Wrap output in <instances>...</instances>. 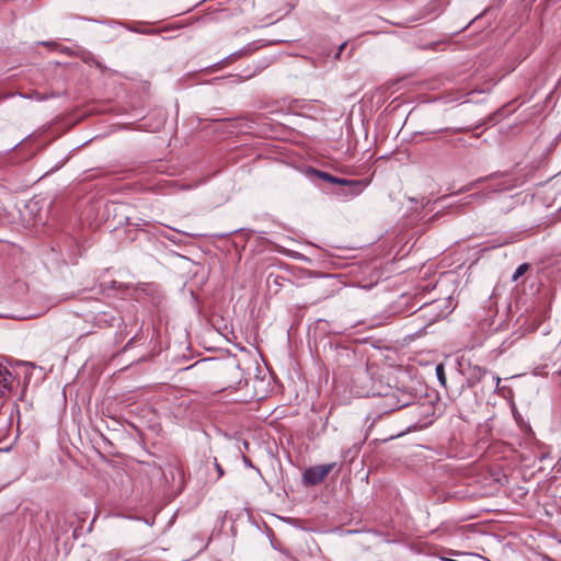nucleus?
<instances>
[{
	"label": "nucleus",
	"mask_w": 561,
	"mask_h": 561,
	"mask_svg": "<svg viewBox=\"0 0 561 561\" xmlns=\"http://www.w3.org/2000/svg\"><path fill=\"white\" fill-rule=\"evenodd\" d=\"M44 371L41 367L28 362H22L12 367L11 377H4V386L16 382L21 386L37 385L43 380Z\"/></svg>",
	"instance_id": "obj_1"
},
{
	"label": "nucleus",
	"mask_w": 561,
	"mask_h": 561,
	"mask_svg": "<svg viewBox=\"0 0 561 561\" xmlns=\"http://www.w3.org/2000/svg\"><path fill=\"white\" fill-rule=\"evenodd\" d=\"M336 463L318 465L307 468L302 472V482L307 486H314L321 483L327 476L335 468Z\"/></svg>",
	"instance_id": "obj_2"
},
{
	"label": "nucleus",
	"mask_w": 561,
	"mask_h": 561,
	"mask_svg": "<svg viewBox=\"0 0 561 561\" xmlns=\"http://www.w3.org/2000/svg\"><path fill=\"white\" fill-rule=\"evenodd\" d=\"M380 402L377 404L378 410L383 413L400 410L399 401L394 388H387L386 392H378Z\"/></svg>",
	"instance_id": "obj_3"
},
{
	"label": "nucleus",
	"mask_w": 561,
	"mask_h": 561,
	"mask_svg": "<svg viewBox=\"0 0 561 561\" xmlns=\"http://www.w3.org/2000/svg\"><path fill=\"white\" fill-rule=\"evenodd\" d=\"M317 174L319 178H321L324 181H328V182H331L334 184L351 186L352 187L351 193L355 194V195L359 194L363 191V188L367 185V183L363 180L351 181V180L340 179V178H335V176H333L327 172H322V171H317Z\"/></svg>",
	"instance_id": "obj_4"
},
{
	"label": "nucleus",
	"mask_w": 561,
	"mask_h": 561,
	"mask_svg": "<svg viewBox=\"0 0 561 561\" xmlns=\"http://www.w3.org/2000/svg\"><path fill=\"white\" fill-rule=\"evenodd\" d=\"M413 390H416L417 397L420 399H423L424 401L422 404H430L434 405L438 401V392L436 391V388H412Z\"/></svg>",
	"instance_id": "obj_5"
},
{
	"label": "nucleus",
	"mask_w": 561,
	"mask_h": 561,
	"mask_svg": "<svg viewBox=\"0 0 561 561\" xmlns=\"http://www.w3.org/2000/svg\"><path fill=\"white\" fill-rule=\"evenodd\" d=\"M398 398L400 399L399 404L400 409L408 407L413 403V400L417 398V392L409 391V388H394Z\"/></svg>",
	"instance_id": "obj_6"
},
{
	"label": "nucleus",
	"mask_w": 561,
	"mask_h": 561,
	"mask_svg": "<svg viewBox=\"0 0 561 561\" xmlns=\"http://www.w3.org/2000/svg\"><path fill=\"white\" fill-rule=\"evenodd\" d=\"M491 430H492V427L488 421L484 422L483 424H479L478 428H477V434L479 436V439L484 440L490 435Z\"/></svg>",
	"instance_id": "obj_7"
},
{
	"label": "nucleus",
	"mask_w": 561,
	"mask_h": 561,
	"mask_svg": "<svg viewBox=\"0 0 561 561\" xmlns=\"http://www.w3.org/2000/svg\"><path fill=\"white\" fill-rule=\"evenodd\" d=\"M515 186V181L511 178H505L501 182L494 184L495 191H506Z\"/></svg>",
	"instance_id": "obj_8"
},
{
	"label": "nucleus",
	"mask_w": 561,
	"mask_h": 561,
	"mask_svg": "<svg viewBox=\"0 0 561 561\" xmlns=\"http://www.w3.org/2000/svg\"><path fill=\"white\" fill-rule=\"evenodd\" d=\"M355 389H356L355 396L358 398H378L379 399L378 392L370 391V389H368V388H355Z\"/></svg>",
	"instance_id": "obj_9"
},
{
	"label": "nucleus",
	"mask_w": 561,
	"mask_h": 561,
	"mask_svg": "<svg viewBox=\"0 0 561 561\" xmlns=\"http://www.w3.org/2000/svg\"><path fill=\"white\" fill-rule=\"evenodd\" d=\"M529 270V264L528 263H523L520 264L516 271L514 272L513 276H512V280L513 282H516L519 279V277H522L527 271Z\"/></svg>",
	"instance_id": "obj_10"
},
{
	"label": "nucleus",
	"mask_w": 561,
	"mask_h": 561,
	"mask_svg": "<svg viewBox=\"0 0 561 561\" xmlns=\"http://www.w3.org/2000/svg\"><path fill=\"white\" fill-rule=\"evenodd\" d=\"M435 374H436V376H437L438 382H439L442 386H445V385H446V375H445V368H444V365H443V364H438V365H436V367H435Z\"/></svg>",
	"instance_id": "obj_11"
},
{
	"label": "nucleus",
	"mask_w": 561,
	"mask_h": 561,
	"mask_svg": "<svg viewBox=\"0 0 561 561\" xmlns=\"http://www.w3.org/2000/svg\"><path fill=\"white\" fill-rule=\"evenodd\" d=\"M0 377L1 381L4 382V377H11V370L0 365Z\"/></svg>",
	"instance_id": "obj_12"
},
{
	"label": "nucleus",
	"mask_w": 561,
	"mask_h": 561,
	"mask_svg": "<svg viewBox=\"0 0 561 561\" xmlns=\"http://www.w3.org/2000/svg\"><path fill=\"white\" fill-rule=\"evenodd\" d=\"M511 388H504V387H501V388H495V392H497L499 394H502V396H506V392L511 393Z\"/></svg>",
	"instance_id": "obj_13"
},
{
	"label": "nucleus",
	"mask_w": 561,
	"mask_h": 561,
	"mask_svg": "<svg viewBox=\"0 0 561 561\" xmlns=\"http://www.w3.org/2000/svg\"><path fill=\"white\" fill-rule=\"evenodd\" d=\"M215 467H216V471L218 473V478H221L225 472H224L222 467L218 463L216 458H215Z\"/></svg>",
	"instance_id": "obj_14"
},
{
	"label": "nucleus",
	"mask_w": 561,
	"mask_h": 561,
	"mask_svg": "<svg viewBox=\"0 0 561 561\" xmlns=\"http://www.w3.org/2000/svg\"><path fill=\"white\" fill-rule=\"evenodd\" d=\"M242 460H243V462H244V465H245L247 467L254 468V466H253V463H252V460H251L249 457H247V456H244V455H243V456H242Z\"/></svg>",
	"instance_id": "obj_15"
},
{
	"label": "nucleus",
	"mask_w": 561,
	"mask_h": 561,
	"mask_svg": "<svg viewBox=\"0 0 561 561\" xmlns=\"http://www.w3.org/2000/svg\"><path fill=\"white\" fill-rule=\"evenodd\" d=\"M197 367H198V363H196V364H194V365H192V366H190V367H186V368L183 370V373H188V371H191V370L196 369Z\"/></svg>",
	"instance_id": "obj_16"
},
{
	"label": "nucleus",
	"mask_w": 561,
	"mask_h": 561,
	"mask_svg": "<svg viewBox=\"0 0 561 561\" xmlns=\"http://www.w3.org/2000/svg\"><path fill=\"white\" fill-rule=\"evenodd\" d=\"M243 448L249 449V443L247 440L243 442Z\"/></svg>",
	"instance_id": "obj_17"
},
{
	"label": "nucleus",
	"mask_w": 561,
	"mask_h": 561,
	"mask_svg": "<svg viewBox=\"0 0 561 561\" xmlns=\"http://www.w3.org/2000/svg\"><path fill=\"white\" fill-rule=\"evenodd\" d=\"M62 397H64V400H66V398H67L66 388H62Z\"/></svg>",
	"instance_id": "obj_18"
},
{
	"label": "nucleus",
	"mask_w": 561,
	"mask_h": 561,
	"mask_svg": "<svg viewBox=\"0 0 561 561\" xmlns=\"http://www.w3.org/2000/svg\"><path fill=\"white\" fill-rule=\"evenodd\" d=\"M21 389H22V392H21L20 398L22 399V397H23V396H24V393H25L26 388H21Z\"/></svg>",
	"instance_id": "obj_19"
},
{
	"label": "nucleus",
	"mask_w": 561,
	"mask_h": 561,
	"mask_svg": "<svg viewBox=\"0 0 561 561\" xmlns=\"http://www.w3.org/2000/svg\"><path fill=\"white\" fill-rule=\"evenodd\" d=\"M345 45H346V44H345V43H343V44L340 46V51H341L342 49H344Z\"/></svg>",
	"instance_id": "obj_20"
}]
</instances>
